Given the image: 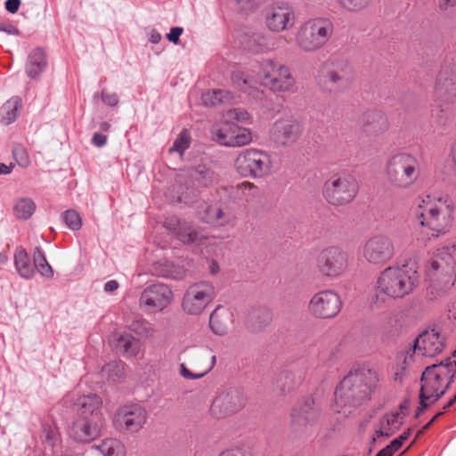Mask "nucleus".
Masks as SVG:
<instances>
[{
    "mask_svg": "<svg viewBox=\"0 0 456 456\" xmlns=\"http://www.w3.org/2000/svg\"><path fill=\"white\" fill-rule=\"evenodd\" d=\"M419 283L415 263L389 266L379 275L369 302L372 309H382L411 294Z\"/></svg>",
    "mask_w": 456,
    "mask_h": 456,
    "instance_id": "1",
    "label": "nucleus"
},
{
    "mask_svg": "<svg viewBox=\"0 0 456 456\" xmlns=\"http://www.w3.org/2000/svg\"><path fill=\"white\" fill-rule=\"evenodd\" d=\"M378 372L366 367L352 370L340 382L335 392L333 409L345 416L369 399L379 382Z\"/></svg>",
    "mask_w": 456,
    "mask_h": 456,
    "instance_id": "2",
    "label": "nucleus"
},
{
    "mask_svg": "<svg viewBox=\"0 0 456 456\" xmlns=\"http://www.w3.org/2000/svg\"><path fill=\"white\" fill-rule=\"evenodd\" d=\"M455 376L456 361L450 359L425 369L420 379V406L417 416L428 408L427 402L435 403L445 394Z\"/></svg>",
    "mask_w": 456,
    "mask_h": 456,
    "instance_id": "3",
    "label": "nucleus"
},
{
    "mask_svg": "<svg viewBox=\"0 0 456 456\" xmlns=\"http://www.w3.org/2000/svg\"><path fill=\"white\" fill-rule=\"evenodd\" d=\"M417 219L423 228L438 236L445 232L452 219L454 204L447 195H426L419 199Z\"/></svg>",
    "mask_w": 456,
    "mask_h": 456,
    "instance_id": "4",
    "label": "nucleus"
},
{
    "mask_svg": "<svg viewBox=\"0 0 456 456\" xmlns=\"http://www.w3.org/2000/svg\"><path fill=\"white\" fill-rule=\"evenodd\" d=\"M385 175L391 188L398 191L408 190L417 183L420 175L419 161L411 153L394 154L386 162Z\"/></svg>",
    "mask_w": 456,
    "mask_h": 456,
    "instance_id": "5",
    "label": "nucleus"
},
{
    "mask_svg": "<svg viewBox=\"0 0 456 456\" xmlns=\"http://www.w3.org/2000/svg\"><path fill=\"white\" fill-rule=\"evenodd\" d=\"M332 21L324 17L312 18L303 22L295 34V45L304 53L322 48L333 34Z\"/></svg>",
    "mask_w": 456,
    "mask_h": 456,
    "instance_id": "6",
    "label": "nucleus"
},
{
    "mask_svg": "<svg viewBox=\"0 0 456 456\" xmlns=\"http://www.w3.org/2000/svg\"><path fill=\"white\" fill-rule=\"evenodd\" d=\"M359 184L356 178L348 172L331 175L323 184L322 196L325 200L336 207L351 203L356 197Z\"/></svg>",
    "mask_w": 456,
    "mask_h": 456,
    "instance_id": "7",
    "label": "nucleus"
},
{
    "mask_svg": "<svg viewBox=\"0 0 456 456\" xmlns=\"http://www.w3.org/2000/svg\"><path fill=\"white\" fill-rule=\"evenodd\" d=\"M260 84L273 93H291L296 89V78L287 65L273 60L261 62L257 73Z\"/></svg>",
    "mask_w": 456,
    "mask_h": 456,
    "instance_id": "8",
    "label": "nucleus"
},
{
    "mask_svg": "<svg viewBox=\"0 0 456 456\" xmlns=\"http://www.w3.org/2000/svg\"><path fill=\"white\" fill-rule=\"evenodd\" d=\"M233 167L242 177L262 178L272 171V157L266 151L259 149H245L237 154L233 161Z\"/></svg>",
    "mask_w": 456,
    "mask_h": 456,
    "instance_id": "9",
    "label": "nucleus"
},
{
    "mask_svg": "<svg viewBox=\"0 0 456 456\" xmlns=\"http://www.w3.org/2000/svg\"><path fill=\"white\" fill-rule=\"evenodd\" d=\"M354 78L352 63L345 57H331L324 63V86L330 92L347 88Z\"/></svg>",
    "mask_w": 456,
    "mask_h": 456,
    "instance_id": "10",
    "label": "nucleus"
},
{
    "mask_svg": "<svg viewBox=\"0 0 456 456\" xmlns=\"http://www.w3.org/2000/svg\"><path fill=\"white\" fill-rule=\"evenodd\" d=\"M216 297L214 285L206 281L191 284L184 291L181 307L188 315H200Z\"/></svg>",
    "mask_w": 456,
    "mask_h": 456,
    "instance_id": "11",
    "label": "nucleus"
},
{
    "mask_svg": "<svg viewBox=\"0 0 456 456\" xmlns=\"http://www.w3.org/2000/svg\"><path fill=\"white\" fill-rule=\"evenodd\" d=\"M246 403L247 396L244 392L238 388H229L215 396L209 414L216 419H224L240 411Z\"/></svg>",
    "mask_w": 456,
    "mask_h": 456,
    "instance_id": "12",
    "label": "nucleus"
},
{
    "mask_svg": "<svg viewBox=\"0 0 456 456\" xmlns=\"http://www.w3.org/2000/svg\"><path fill=\"white\" fill-rule=\"evenodd\" d=\"M174 300L172 288L158 282L146 287L141 293L139 306L145 313L155 314L164 311Z\"/></svg>",
    "mask_w": 456,
    "mask_h": 456,
    "instance_id": "13",
    "label": "nucleus"
},
{
    "mask_svg": "<svg viewBox=\"0 0 456 456\" xmlns=\"http://www.w3.org/2000/svg\"><path fill=\"white\" fill-rule=\"evenodd\" d=\"M264 20L265 26L270 32L279 34L291 29L296 24L297 17L289 4L280 1L267 7Z\"/></svg>",
    "mask_w": 456,
    "mask_h": 456,
    "instance_id": "14",
    "label": "nucleus"
},
{
    "mask_svg": "<svg viewBox=\"0 0 456 456\" xmlns=\"http://www.w3.org/2000/svg\"><path fill=\"white\" fill-rule=\"evenodd\" d=\"M348 267V256L338 247H328L321 251L317 259L319 272L329 278H338L346 273Z\"/></svg>",
    "mask_w": 456,
    "mask_h": 456,
    "instance_id": "15",
    "label": "nucleus"
},
{
    "mask_svg": "<svg viewBox=\"0 0 456 456\" xmlns=\"http://www.w3.org/2000/svg\"><path fill=\"white\" fill-rule=\"evenodd\" d=\"M212 137L219 144L227 147H242L252 142V134L248 128L228 121L214 126Z\"/></svg>",
    "mask_w": 456,
    "mask_h": 456,
    "instance_id": "16",
    "label": "nucleus"
},
{
    "mask_svg": "<svg viewBox=\"0 0 456 456\" xmlns=\"http://www.w3.org/2000/svg\"><path fill=\"white\" fill-rule=\"evenodd\" d=\"M395 255L392 240L386 235H375L366 240L362 248V256L366 262L375 265H384Z\"/></svg>",
    "mask_w": 456,
    "mask_h": 456,
    "instance_id": "17",
    "label": "nucleus"
},
{
    "mask_svg": "<svg viewBox=\"0 0 456 456\" xmlns=\"http://www.w3.org/2000/svg\"><path fill=\"white\" fill-rule=\"evenodd\" d=\"M342 302L338 293L331 289H323L315 293L308 304V311L315 318L328 319L338 314Z\"/></svg>",
    "mask_w": 456,
    "mask_h": 456,
    "instance_id": "18",
    "label": "nucleus"
},
{
    "mask_svg": "<svg viewBox=\"0 0 456 456\" xmlns=\"http://www.w3.org/2000/svg\"><path fill=\"white\" fill-rule=\"evenodd\" d=\"M148 419L147 411L139 404H126L119 407L114 415V425L121 430L137 433L145 425Z\"/></svg>",
    "mask_w": 456,
    "mask_h": 456,
    "instance_id": "19",
    "label": "nucleus"
},
{
    "mask_svg": "<svg viewBox=\"0 0 456 456\" xmlns=\"http://www.w3.org/2000/svg\"><path fill=\"white\" fill-rule=\"evenodd\" d=\"M302 134L300 123L293 118H281L272 125L269 136L277 147L294 145Z\"/></svg>",
    "mask_w": 456,
    "mask_h": 456,
    "instance_id": "20",
    "label": "nucleus"
},
{
    "mask_svg": "<svg viewBox=\"0 0 456 456\" xmlns=\"http://www.w3.org/2000/svg\"><path fill=\"white\" fill-rule=\"evenodd\" d=\"M165 227L175 232L176 238L183 244L200 245L208 239L204 229L196 228L186 221L175 217L168 218L164 223Z\"/></svg>",
    "mask_w": 456,
    "mask_h": 456,
    "instance_id": "21",
    "label": "nucleus"
},
{
    "mask_svg": "<svg viewBox=\"0 0 456 456\" xmlns=\"http://www.w3.org/2000/svg\"><path fill=\"white\" fill-rule=\"evenodd\" d=\"M362 133L368 137H379L389 129L387 116L381 110H371L362 113L360 119Z\"/></svg>",
    "mask_w": 456,
    "mask_h": 456,
    "instance_id": "22",
    "label": "nucleus"
},
{
    "mask_svg": "<svg viewBox=\"0 0 456 456\" xmlns=\"http://www.w3.org/2000/svg\"><path fill=\"white\" fill-rule=\"evenodd\" d=\"M102 422L87 417L78 416L69 428V436L78 443L91 442L100 436Z\"/></svg>",
    "mask_w": 456,
    "mask_h": 456,
    "instance_id": "23",
    "label": "nucleus"
},
{
    "mask_svg": "<svg viewBox=\"0 0 456 456\" xmlns=\"http://www.w3.org/2000/svg\"><path fill=\"white\" fill-rule=\"evenodd\" d=\"M436 99L444 103L456 101V69H443L436 78L435 85Z\"/></svg>",
    "mask_w": 456,
    "mask_h": 456,
    "instance_id": "24",
    "label": "nucleus"
},
{
    "mask_svg": "<svg viewBox=\"0 0 456 456\" xmlns=\"http://www.w3.org/2000/svg\"><path fill=\"white\" fill-rule=\"evenodd\" d=\"M321 419V411L313 398H306L291 413V421L295 428H306L317 424Z\"/></svg>",
    "mask_w": 456,
    "mask_h": 456,
    "instance_id": "25",
    "label": "nucleus"
},
{
    "mask_svg": "<svg viewBox=\"0 0 456 456\" xmlns=\"http://www.w3.org/2000/svg\"><path fill=\"white\" fill-rule=\"evenodd\" d=\"M403 421L401 412L395 411L383 415L374 425L371 443H379L382 439L391 436L399 430Z\"/></svg>",
    "mask_w": 456,
    "mask_h": 456,
    "instance_id": "26",
    "label": "nucleus"
},
{
    "mask_svg": "<svg viewBox=\"0 0 456 456\" xmlns=\"http://www.w3.org/2000/svg\"><path fill=\"white\" fill-rule=\"evenodd\" d=\"M443 347V340L437 332L435 330L425 331L415 339L413 353L433 357L439 354Z\"/></svg>",
    "mask_w": 456,
    "mask_h": 456,
    "instance_id": "27",
    "label": "nucleus"
},
{
    "mask_svg": "<svg viewBox=\"0 0 456 456\" xmlns=\"http://www.w3.org/2000/svg\"><path fill=\"white\" fill-rule=\"evenodd\" d=\"M110 344L126 357H135L140 352V343L126 332L115 333L111 336Z\"/></svg>",
    "mask_w": 456,
    "mask_h": 456,
    "instance_id": "28",
    "label": "nucleus"
},
{
    "mask_svg": "<svg viewBox=\"0 0 456 456\" xmlns=\"http://www.w3.org/2000/svg\"><path fill=\"white\" fill-rule=\"evenodd\" d=\"M77 404L79 407V416L102 421L101 412L102 400L97 395H83L77 399Z\"/></svg>",
    "mask_w": 456,
    "mask_h": 456,
    "instance_id": "29",
    "label": "nucleus"
},
{
    "mask_svg": "<svg viewBox=\"0 0 456 456\" xmlns=\"http://www.w3.org/2000/svg\"><path fill=\"white\" fill-rule=\"evenodd\" d=\"M232 322V313L224 306H217L209 318L210 328L218 336L226 334Z\"/></svg>",
    "mask_w": 456,
    "mask_h": 456,
    "instance_id": "30",
    "label": "nucleus"
},
{
    "mask_svg": "<svg viewBox=\"0 0 456 456\" xmlns=\"http://www.w3.org/2000/svg\"><path fill=\"white\" fill-rule=\"evenodd\" d=\"M456 265V246L444 247L438 249L435 258L431 262L433 270H452Z\"/></svg>",
    "mask_w": 456,
    "mask_h": 456,
    "instance_id": "31",
    "label": "nucleus"
},
{
    "mask_svg": "<svg viewBox=\"0 0 456 456\" xmlns=\"http://www.w3.org/2000/svg\"><path fill=\"white\" fill-rule=\"evenodd\" d=\"M22 110V101L19 96L11 97L0 107V121L8 126L18 118Z\"/></svg>",
    "mask_w": 456,
    "mask_h": 456,
    "instance_id": "32",
    "label": "nucleus"
},
{
    "mask_svg": "<svg viewBox=\"0 0 456 456\" xmlns=\"http://www.w3.org/2000/svg\"><path fill=\"white\" fill-rule=\"evenodd\" d=\"M47 65L45 53L40 49H35L28 55V62L26 65V71L28 76L32 79L39 77L40 74L44 71Z\"/></svg>",
    "mask_w": 456,
    "mask_h": 456,
    "instance_id": "33",
    "label": "nucleus"
},
{
    "mask_svg": "<svg viewBox=\"0 0 456 456\" xmlns=\"http://www.w3.org/2000/svg\"><path fill=\"white\" fill-rule=\"evenodd\" d=\"M202 222L216 226H224L231 221L229 214L224 212L218 206H208L200 213Z\"/></svg>",
    "mask_w": 456,
    "mask_h": 456,
    "instance_id": "34",
    "label": "nucleus"
},
{
    "mask_svg": "<svg viewBox=\"0 0 456 456\" xmlns=\"http://www.w3.org/2000/svg\"><path fill=\"white\" fill-rule=\"evenodd\" d=\"M201 100L206 106H216L221 103H230L234 100L233 94L223 89L208 90L201 94Z\"/></svg>",
    "mask_w": 456,
    "mask_h": 456,
    "instance_id": "35",
    "label": "nucleus"
},
{
    "mask_svg": "<svg viewBox=\"0 0 456 456\" xmlns=\"http://www.w3.org/2000/svg\"><path fill=\"white\" fill-rule=\"evenodd\" d=\"M14 264L19 274L26 279L33 277L35 271L26 250L19 247L14 253Z\"/></svg>",
    "mask_w": 456,
    "mask_h": 456,
    "instance_id": "36",
    "label": "nucleus"
},
{
    "mask_svg": "<svg viewBox=\"0 0 456 456\" xmlns=\"http://www.w3.org/2000/svg\"><path fill=\"white\" fill-rule=\"evenodd\" d=\"M102 375L110 383L121 381L125 377V364L121 361H115L106 364L102 369Z\"/></svg>",
    "mask_w": 456,
    "mask_h": 456,
    "instance_id": "37",
    "label": "nucleus"
},
{
    "mask_svg": "<svg viewBox=\"0 0 456 456\" xmlns=\"http://www.w3.org/2000/svg\"><path fill=\"white\" fill-rule=\"evenodd\" d=\"M97 449L103 456H126V448L118 439H105L97 446Z\"/></svg>",
    "mask_w": 456,
    "mask_h": 456,
    "instance_id": "38",
    "label": "nucleus"
},
{
    "mask_svg": "<svg viewBox=\"0 0 456 456\" xmlns=\"http://www.w3.org/2000/svg\"><path fill=\"white\" fill-rule=\"evenodd\" d=\"M191 176L203 186H208L217 180L216 174L206 165L196 167L191 173Z\"/></svg>",
    "mask_w": 456,
    "mask_h": 456,
    "instance_id": "39",
    "label": "nucleus"
},
{
    "mask_svg": "<svg viewBox=\"0 0 456 456\" xmlns=\"http://www.w3.org/2000/svg\"><path fill=\"white\" fill-rule=\"evenodd\" d=\"M337 5L350 13H359L369 9L373 0H335Z\"/></svg>",
    "mask_w": 456,
    "mask_h": 456,
    "instance_id": "40",
    "label": "nucleus"
},
{
    "mask_svg": "<svg viewBox=\"0 0 456 456\" xmlns=\"http://www.w3.org/2000/svg\"><path fill=\"white\" fill-rule=\"evenodd\" d=\"M34 264L35 267L38 271V273L45 277L52 278L53 275V271L52 266L48 264L45 253L41 248L37 247L34 251Z\"/></svg>",
    "mask_w": 456,
    "mask_h": 456,
    "instance_id": "41",
    "label": "nucleus"
},
{
    "mask_svg": "<svg viewBox=\"0 0 456 456\" xmlns=\"http://www.w3.org/2000/svg\"><path fill=\"white\" fill-rule=\"evenodd\" d=\"M36 210L35 202L29 198H21L14 205V212L18 218L28 219Z\"/></svg>",
    "mask_w": 456,
    "mask_h": 456,
    "instance_id": "42",
    "label": "nucleus"
},
{
    "mask_svg": "<svg viewBox=\"0 0 456 456\" xmlns=\"http://www.w3.org/2000/svg\"><path fill=\"white\" fill-rule=\"evenodd\" d=\"M129 329L142 338L153 337L155 330L151 323L145 320H135L129 325Z\"/></svg>",
    "mask_w": 456,
    "mask_h": 456,
    "instance_id": "43",
    "label": "nucleus"
},
{
    "mask_svg": "<svg viewBox=\"0 0 456 456\" xmlns=\"http://www.w3.org/2000/svg\"><path fill=\"white\" fill-rule=\"evenodd\" d=\"M191 143V136L187 130H183L176 140L174 142L173 146L170 148L169 151H176L180 155L187 150Z\"/></svg>",
    "mask_w": 456,
    "mask_h": 456,
    "instance_id": "44",
    "label": "nucleus"
},
{
    "mask_svg": "<svg viewBox=\"0 0 456 456\" xmlns=\"http://www.w3.org/2000/svg\"><path fill=\"white\" fill-rule=\"evenodd\" d=\"M63 218L68 227L73 231H77L82 226V219L79 214L73 209L67 210Z\"/></svg>",
    "mask_w": 456,
    "mask_h": 456,
    "instance_id": "45",
    "label": "nucleus"
},
{
    "mask_svg": "<svg viewBox=\"0 0 456 456\" xmlns=\"http://www.w3.org/2000/svg\"><path fill=\"white\" fill-rule=\"evenodd\" d=\"M232 86L239 91L248 93L249 89L248 79L240 70L233 71L231 76Z\"/></svg>",
    "mask_w": 456,
    "mask_h": 456,
    "instance_id": "46",
    "label": "nucleus"
},
{
    "mask_svg": "<svg viewBox=\"0 0 456 456\" xmlns=\"http://www.w3.org/2000/svg\"><path fill=\"white\" fill-rule=\"evenodd\" d=\"M237 9L245 13L256 11L260 6L259 0H234Z\"/></svg>",
    "mask_w": 456,
    "mask_h": 456,
    "instance_id": "47",
    "label": "nucleus"
},
{
    "mask_svg": "<svg viewBox=\"0 0 456 456\" xmlns=\"http://www.w3.org/2000/svg\"><path fill=\"white\" fill-rule=\"evenodd\" d=\"M225 117L229 119L228 122L239 121L244 122L249 118V114L243 109L234 108L228 110L225 112Z\"/></svg>",
    "mask_w": 456,
    "mask_h": 456,
    "instance_id": "48",
    "label": "nucleus"
},
{
    "mask_svg": "<svg viewBox=\"0 0 456 456\" xmlns=\"http://www.w3.org/2000/svg\"><path fill=\"white\" fill-rule=\"evenodd\" d=\"M13 157L15 159V160L17 161V163L19 164V166L20 167H26L29 165V157L28 155V152L27 151L21 147V146H18V147H15L13 149Z\"/></svg>",
    "mask_w": 456,
    "mask_h": 456,
    "instance_id": "49",
    "label": "nucleus"
},
{
    "mask_svg": "<svg viewBox=\"0 0 456 456\" xmlns=\"http://www.w3.org/2000/svg\"><path fill=\"white\" fill-rule=\"evenodd\" d=\"M402 444L397 439H394L388 445L383 448L377 454L378 456H393L401 447Z\"/></svg>",
    "mask_w": 456,
    "mask_h": 456,
    "instance_id": "50",
    "label": "nucleus"
},
{
    "mask_svg": "<svg viewBox=\"0 0 456 456\" xmlns=\"http://www.w3.org/2000/svg\"><path fill=\"white\" fill-rule=\"evenodd\" d=\"M211 367L201 373H192L190 370L187 369L184 363H181L180 374L183 378L186 379H198L204 377L209 371Z\"/></svg>",
    "mask_w": 456,
    "mask_h": 456,
    "instance_id": "51",
    "label": "nucleus"
},
{
    "mask_svg": "<svg viewBox=\"0 0 456 456\" xmlns=\"http://www.w3.org/2000/svg\"><path fill=\"white\" fill-rule=\"evenodd\" d=\"M183 29L180 27H174L170 29V32L167 35V39L174 43L177 44L179 41L180 36L183 34Z\"/></svg>",
    "mask_w": 456,
    "mask_h": 456,
    "instance_id": "52",
    "label": "nucleus"
},
{
    "mask_svg": "<svg viewBox=\"0 0 456 456\" xmlns=\"http://www.w3.org/2000/svg\"><path fill=\"white\" fill-rule=\"evenodd\" d=\"M102 102L109 106H115L118 102V98L116 94H109L104 91L102 93Z\"/></svg>",
    "mask_w": 456,
    "mask_h": 456,
    "instance_id": "53",
    "label": "nucleus"
},
{
    "mask_svg": "<svg viewBox=\"0 0 456 456\" xmlns=\"http://www.w3.org/2000/svg\"><path fill=\"white\" fill-rule=\"evenodd\" d=\"M253 41L257 44V47L255 49L256 52L264 50L267 45V37L262 34H255Z\"/></svg>",
    "mask_w": 456,
    "mask_h": 456,
    "instance_id": "54",
    "label": "nucleus"
},
{
    "mask_svg": "<svg viewBox=\"0 0 456 456\" xmlns=\"http://www.w3.org/2000/svg\"><path fill=\"white\" fill-rule=\"evenodd\" d=\"M437 6L440 11L446 12L456 6V0H437Z\"/></svg>",
    "mask_w": 456,
    "mask_h": 456,
    "instance_id": "55",
    "label": "nucleus"
},
{
    "mask_svg": "<svg viewBox=\"0 0 456 456\" xmlns=\"http://www.w3.org/2000/svg\"><path fill=\"white\" fill-rule=\"evenodd\" d=\"M20 4V0H7L5 2V8L11 13H15L19 9Z\"/></svg>",
    "mask_w": 456,
    "mask_h": 456,
    "instance_id": "56",
    "label": "nucleus"
},
{
    "mask_svg": "<svg viewBox=\"0 0 456 456\" xmlns=\"http://www.w3.org/2000/svg\"><path fill=\"white\" fill-rule=\"evenodd\" d=\"M107 137L106 135L95 133L93 136V143L97 147H102L106 143Z\"/></svg>",
    "mask_w": 456,
    "mask_h": 456,
    "instance_id": "57",
    "label": "nucleus"
},
{
    "mask_svg": "<svg viewBox=\"0 0 456 456\" xmlns=\"http://www.w3.org/2000/svg\"><path fill=\"white\" fill-rule=\"evenodd\" d=\"M443 414H444V412L440 411L436 415H435L429 422H428L420 430L418 431V433L416 435V438L420 436L422 434H424V432L431 427V425L436 420V419L439 418L440 416H442Z\"/></svg>",
    "mask_w": 456,
    "mask_h": 456,
    "instance_id": "58",
    "label": "nucleus"
},
{
    "mask_svg": "<svg viewBox=\"0 0 456 456\" xmlns=\"http://www.w3.org/2000/svg\"><path fill=\"white\" fill-rule=\"evenodd\" d=\"M118 286L119 285L117 281H115V280L109 281L104 284V291L107 293L114 292L115 290H117L118 289Z\"/></svg>",
    "mask_w": 456,
    "mask_h": 456,
    "instance_id": "59",
    "label": "nucleus"
},
{
    "mask_svg": "<svg viewBox=\"0 0 456 456\" xmlns=\"http://www.w3.org/2000/svg\"><path fill=\"white\" fill-rule=\"evenodd\" d=\"M451 157L452 161L453 174L456 177V141L452 145Z\"/></svg>",
    "mask_w": 456,
    "mask_h": 456,
    "instance_id": "60",
    "label": "nucleus"
},
{
    "mask_svg": "<svg viewBox=\"0 0 456 456\" xmlns=\"http://www.w3.org/2000/svg\"><path fill=\"white\" fill-rule=\"evenodd\" d=\"M161 39V36L160 34L155 30V29H152L150 33V41L152 43V44H158Z\"/></svg>",
    "mask_w": 456,
    "mask_h": 456,
    "instance_id": "61",
    "label": "nucleus"
},
{
    "mask_svg": "<svg viewBox=\"0 0 456 456\" xmlns=\"http://www.w3.org/2000/svg\"><path fill=\"white\" fill-rule=\"evenodd\" d=\"M284 379L285 380V385H287V387L285 388H282V391L283 392H289L292 388V379L288 375H284V376H281V379Z\"/></svg>",
    "mask_w": 456,
    "mask_h": 456,
    "instance_id": "62",
    "label": "nucleus"
},
{
    "mask_svg": "<svg viewBox=\"0 0 456 456\" xmlns=\"http://www.w3.org/2000/svg\"><path fill=\"white\" fill-rule=\"evenodd\" d=\"M12 172V167L4 163H0V175H7Z\"/></svg>",
    "mask_w": 456,
    "mask_h": 456,
    "instance_id": "63",
    "label": "nucleus"
},
{
    "mask_svg": "<svg viewBox=\"0 0 456 456\" xmlns=\"http://www.w3.org/2000/svg\"><path fill=\"white\" fill-rule=\"evenodd\" d=\"M219 456H240V453L233 451L223 452Z\"/></svg>",
    "mask_w": 456,
    "mask_h": 456,
    "instance_id": "64",
    "label": "nucleus"
}]
</instances>
